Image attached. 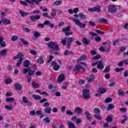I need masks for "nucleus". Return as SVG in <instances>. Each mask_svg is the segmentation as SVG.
<instances>
[{
	"label": "nucleus",
	"instance_id": "nucleus-42",
	"mask_svg": "<svg viewBox=\"0 0 128 128\" xmlns=\"http://www.w3.org/2000/svg\"><path fill=\"white\" fill-rule=\"evenodd\" d=\"M110 72V65L106 66L104 70V72Z\"/></svg>",
	"mask_w": 128,
	"mask_h": 128
},
{
	"label": "nucleus",
	"instance_id": "nucleus-22",
	"mask_svg": "<svg viewBox=\"0 0 128 128\" xmlns=\"http://www.w3.org/2000/svg\"><path fill=\"white\" fill-rule=\"evenodd\" d=\"M82 42L85 46H88L90 44V40H88L86 38H82Z\"/></svg>",
	"mask_w": 128,
	"mask_h": 128
},
{
	"label": "nucleus",
	"instance_id": "nucleus-12",
	"mask_svg": "<svg viewBox=\"0 0 128 128\" xmlns=\"http://www.w3.org/2000/svg\"><path fill=\"white\" fill-rule=\"evenodd\" d=\"M88 11L90 12H100V8L98 7H93L88 8Z\"/></svg>",
	"mask_w": 128,
	"mask_h": 128
},
{
	"label": "nucleus",
	"instance_id": "nucleus-13",
	"mask_svg": "<svg viewBox=\"0 0 128 128\" xmlns=\"http://www.w3.org/2000/svg\"><path fill=\"white\" fill-rule=\"evenodd\" d=\"M97 68L98 70H104V62L102 60L98 62Z\"/></svg>",
	"mask_w": 128,
	"mask_h": 128
},
{
	"label": "nucleus",
	"instance_id": "nucleus-28",
	"mask_svg": "<svg viewBox=\"0 0 128 128\" xmlns=\"http://www.w3.org/2000/svg\"><path fill=\"white\" fill-rule=\"evenodd\" d=\"M37 62L40 64H43L44 62V57H42V56H40V58L37 60Z\"/></svg>",
	"mask_w": 128,
	"mask_h": 128
},
{
	"label": "nucleus",
	"instance_id": "nucleus-34",
	"mask_svg": "<svg viewBox=\"0 0 128 128\" xmlns=\"http://www.w3.org/2000/svg\"><path fill=\"white\" fill-rule=\"evenodd\" d=\"M2 22H4L5 24H12V22H10V20L6 18H2Z\"/></svg>",
	"mask_w": 128,
	"mask_h": 128
},
{
	"label": "nucleus",
	"instance_id": "nucleus-48",
	"mask_svg": "<svg viewBox=\"0 0 128 128\" xmlns=\"http://www.w3.org/2000/svg\"><path fill=\"white\" fill-rule=\"evenodd\" d=\"M42 16L44 18H50V19H52V16H48V12H44L42 14Z\"/></svg>",
	"mask_w": 128,
	"mask_h": 128
},
{
	"label": "nucleus",
	"instance_id": "nucleus-45",
	"mask_svg": "<svg viewBox=\"0 0 128 128\" xmlns=\"http://www.w3.org/2000/svg\"><path fill=\"white\" fill-rule=\"evenodd\" d=\"M99 22H102V24H108V20L106 18H100L99 20Z\"/></svg>",
	"mask_w": 128,
	"mask_h": 128
},
{
	"label": "nucleus",
	"instance_id": "nucleus-20",
	"mask_svg": "<svg viewBox=\"0 0 128 128\" xmlns=\"http://www.w3.org/2000/svg\"><path fill=\"white\" fill-rule=\"evenodd\" d=\"M45 113L48 114H52V108L50 106L46 107V108L43 110Z\"/></svg>",
	"mask_w": 128,
	"mask_h": 128
},
{
	"label": "nucleus",
	"instance_id": "nucleus-51",
	"mask_svg": "<svg viewBox=\"0 0 128 128\" xmlns=\"http://www.w3.org/2000/svg\"><path fill=\"white\" fill-rule=\"evenodd\" d=\"M30 70V68H24L22 72L24 74H26V73H28L29 70Z\"/></svg>",
	"mask_w": 128,
	"mask_h": 128
},
{
	"label": "nucleus",
	"instance_id": "nucleus-3",
	"mask_svg": "<svg viewBox=\"0 0 128 128\" xmlns=\"http://www.w3.org/2000/svg\"><path fill=\"white\" fill-rule=\"evenodd\" d=\"M94 112L96 114L94 116V118H96V120H102V117L100 115V110L98 108H94ZM98 114L99 115H96Z\"/></svg>",
	"mask_w": 128,
	"mask_h": 128
},
{
	"label": "nucleus",
	"instance_id": "nucleus-64",
	"mask_svg": "<svg viewBox=\"0 0 128 128\" xmlns=\"http://www.w3.org/2000/svg\"><path fill=\"white\" fill-rule=\"evenodd\" d=\"M82 119L78 118V119H76V124H82Z\"/></svg>",
	"mask_w": 128,
	"mask_h": 128
},
{
	"label": "nucleus",
	"instance_id": "nucleus-14",
	"mask_svg": "<svg viewBox=\"0 0 128 128\" xmlns=\"http://www.w3.org/2000/svg\"><path fill=\"white\" fill-rule=\"evenodd\" d=\"M64 78H65L64 74H61L58 76L57 80V82L58 83L62 82L64 80Z\"/></svg>",
	"mask_w": 128,
	"mask_h": 128
},
{
	"label": "nucleus",
	"instance_id": "nucleus-44",
	"mask_svg": "<svg viewBox=\"0 0 128 128\" xmlns=\"http://www.w3.org/2000/svg\"><path fill=\"white\" fill-rule=\"evenodd\" d=\"M11 40H12V42H16V40H18V36L17 35L13 36L11 38Z\"/></svg>",
	"mask_w": 128,
	"mask_h": 128
},
{
	"label": "nucleus",
	"instance_id": "nucleus-33",
	"mask_svg": "<svg viewBox=\"0 0 128 128\" xmlns=\"http://www.w3.org/2000/svg\"><path fill=\"white\" fill-rule=\"evenodd\" d=\"M50 14L52 18H54V17L56 16V10L55 8H52Z\"/></svg>",
	"mask_w": 128,
	"mask_h": 128
},
{
	"label": "nucleus",
	"instance_id": "nucleus-55",
	"mask_svg": "<svg viewBox=\"0 0 128 128\" xmlns=\"http://www.w3.org/2000/svg\"><path fill=\"white\" fill-rule=\"evenodd\" d=\"M95 32H96L98 34H104V32L100 31V30H95Z\"/></svg>",
	"mask_w": 128,
	"mask_h": 128
},
{
	"label": "nucleus",
	"instance_id": "nucleus-10",
	"mask_svg": "<svg viewBox=\"0 0 128 128\" xmlns=\"http://www.w3.org/2000/svg\"><path fill=\"white\" fill-rule=\"evenodd\" d=\"M51 66L53 67V70H54L56 72L58 70H60V66L58 63L56 62H52Z\"/></svg>",
	"mask_w": 128,
	"mask_h": 128
},
{
	"label": "nucleus",
	"instance_id": "nucleus-23",
	"mask_svg": "<svg viewBox=\"0 0 128 128\" xmlns=\"http://www.w3.org/2000/svg\"><path fill=\"white\" fill-rule=\"evenodd\" d=\"M75 114H80L82 112V110L80 107H76L74 110Z\"/></svg>",
	"mask_w": 128,
	"mask_h": 128
},
{
	"label": "nucleus",
	"instance_id": "nucleus-53",
	"mask_svg": "<svg viewBox=\"0 0 128 128\" xmlns=\"http://www.w3.org/2000/svg\"><path fill=\"white\" fill-rule=\"evenodd\" d=\"M4 108L7 110H12V106H5Z\"/></svg>",
	"mask_w": 128,
	"mask_h": 128
},
{
	"label": "nucleus",
	"instance_id": "nucleus-27",
	"mask_svg": "<svg viewBox=\"0 0 128 128\" xmlns=\"http://www.w3.org/2000/svg\"><path fill=\"white\" fill-rule=\"evenodd\" d=\"M19 12H20V14L21 15V16H22V18H24V16H28V14H30V13L24 12L22 11V10H20L19 11Z\"/></svg>",
	"mask_w": 128,
	"mask_h": 128
},
{
	"label": "nucleus",
	"instance_id": "nucleus-35",
	"mask_svg": "<svg viewBox=\"0 0 128 128\" xmlns=\"http://www.w3.org/2000/svg\"><path fill=\"white\" fill-rule=\"evenodd\" d=\"M62 4V1L58 0L55 1L53 3V6H60V4Z\"/></svg>",
	"mask_w": 128,
	"mask_h": 128
},
{
	"label": "nucleus",
	"instance_id": "nucleus-40",
	"mask_svg": "<svg viewBox=\"0 0 128 128\" xmlns=\"http://www.w3.org/2000/svg\"><path fill=\"white\" fill-rule=\"evenodd\" d=\"M33 34L34 36L36 38H38L40 36V34L38 31H34Z\"/></svg>",
	"mask_w": 128,
	"mask_h": 128
},
{
	"label": "nucleus",
	"instance_id": "nucleus-21",
	"mask_svg": "<svg viewBox=\"0 0 128 128\" xmlns=\"http://www.w3.org/2000/svg\"><path fill=\"white\" fill-rule=\"evenodd\" d=\"M0 40H1L0 44L2 48H6V42L4 41V37L0 36Z\"/></svg>",
	"mask_w": 128,
	"mask_h": 128
},
{
	"label": "nucleus",
	"instance_id": "nucleus-43",
	"mask_svg": "<svg viewBox=\"0 0 128 128\" xmlns=\"http://www.w3.org/2000/svg\"><path fill=\"white\" fill-rule=\"evenodd\" d=\"M112 117L110 115L107 116V118H106V121L107 122H112Z\"/></svg>",
	"mask_w": 128,
	"mask_h": 128
},
{
	"label": "nucleus",
	"instance_id": "nucleus-17",
	"mask_svg": "<svg viewBox=\"0 0 128 128\" xmlns=\"http://www.w3.org/2000/svg\"><path fill=\"white\" fill-rule=\"evenodd\" d=\"M64 56H74V53L72 52H70L68 50H66L64 52Z\"/></svg>",
	"mask_w": 128,
	"mask_h": 128
},
{
	"label": "nucleus",
	"instance_id": "nucleus-11",
	"mask_svg": "<svg viewBox=\"0 0 128 128\" xmlns=\"http://www.w3.org/2000/svg\"><path fill=\"white\" fill-rule=\"evenodd\" d=\"M88 58V56L86 54H82L80 56V57L76 60L77 62V64H78L80 62H82L84 60H86Z\"/></svg>",
	"mask_w": 128,
	"mask_h": 128
},
{
	"label": "nucleus",
	"instance_id": "nucleus-60",
	"mask_svg": "<svg viewBox=\"0 0 128 128\" xmlns=\"http://www.w3.org/2000/svg\"><path fill=\"white\" fill-rule=\"evenodd\" d=\"M34 71L32 70V69L30 70H29L28 72V74L30 76H34Z\"/></svg>",
	"mask_w": 128,
	"mask_h": 128
},
{
	"label": "nucleus",
	"instance_id": "nucleus-63",
	"mask_svg": "<svg viewBox=\"0 0 128 128\" xmlns=\"http://www.w3.org/2000/svg\"><path fill=\"white\" fill-rule=\"evenodd\" d=\"M88 24L91 26H96V23L92 21H89Z\"/></svg>",
	"mask_w": 128,
	"mask_h": 128
},
{
	"label": "nucleus",
	"instance_id": "nucleus-29",
	"mask_svg": "<svg viewBox=\"0 0 128 128\" xmlns=\"http://www.w3.org/2000/svg\"><path fill=\"white\" fill-rule=\"evenodd\" d=\"M67 126H68V128H76V125L70 121L67 122Z\"/></svg>",
	"mask_w": 128,
	"mask_h": 128
},
{
	"label": "nucleus",
	"instance_id": "nucleus-39",
	"mask_svg": "<svg viewBox=\"0 0 128 128\" xmlns=\"http://www.w3.org/2000/svg\"><path fill=\"white\" fill-rule=\"evenodd\" d=\"M70 26L62 29V32H70Z\"/></svg>",
	"mask_w": 128,
	"mask_h": 128
},
{
	"label": "nucleus",
	"instance_id": "nucleus-16",
	"mask_svg": "<svg viewBox=\"0 0 128 128\" xmlns=\"http://www.w3.org/2000/svg\"><path fill=\"white\" fill-rule=\"evenodd\" d=\"M30 18L32 22H36V20H38L40 18V15L32 16Z\"/></svg>",
	"mask_w": 128,
	"mask_h": 128
},
{
	"label": "nucleus",
	"instance_id": "nucleus-1",
	"mask_svg": "<svg viewBox=\"0 0 128 128\" xmlns=\"http://www.w3.org/2000/svg\"><path fill=\"white\" fill-rule=\"evenodd\" d=\"M24 58V56L22 53H18L16 56L13 57L12 60H18V58H19L18 62L16 64V66L20 67L22 65V62Z\"/></svg>",
	"mask_w": 128,
	"mask_h": 128
},
{
	"label": "nucleus",
	"instance_id": "nucleus-58",
	"mask_svg": "<svg viewBox=\"0 0 128 128\" xmlns=\"http://www.w3.org/2000/svg\"><path fill=\"white\" fill-rule=\"evenodd\" d=\"M124 68H115V70L116 72H123L124 71Z\"/></svg>",
	"mask_w": 128,
	"mask_h": 128
},
{
	"label": "nucleus",
	"instance_id": "nucleus-18",
	"mask_svg": "<svg viewBox=\"0 0 128 128\" xmlns=\"http://www.w3.org/2000/svg\"><path fill=\"white\" fill-rule=\"evenodd\" d=\"M94 78H96L94 75L91 74L87 78V80L88 82H94Z\"/></svg>",
	"mask_w": 128,
	"mask_h": 128
},
{
	"label": "nucleus",
	"instance_id": "nucleus-19",
	"mask_svg": "<svg viewBox=\"0 0 128 128\" xmlns=\"http://www.w3.org/2000/svg\"><path fill=\"white\" fill-rule=\"evenodd\" d=\"M23 102H24V104H26L27 106H32V102L28 100V98L26 96L23 97Z\"/></svg>",
	"mask_w": 128,
	"mask_h": 128
},
{
	"label": "nucleus",
	"instance_id": "nucleus-59",
	"mask_svg": "<svg viewBox=\"0 0 128 128\" xmlns=\"http://www.w3.org/2000/svg\"><path fill=\"white\" fill-rule=\"evenodd\" d=\"M66 114L68 116H74V113L70 110H68L66 111Z\"/></svg>",
	"mask_w": 128,
	"mask_h": 128
},
{
	"label": "nucleus",
	"instance_id": "nucleus-26",
	"mask_svg": "<svg viewBox=\"0 0 128 128\" xmlns=\"http://www.w3.org/2000/svg\"><path fill=\"white\" fill-rule=\"evenodd\" d=\"M8 54V50L6 49H4L0 51V56H6Z\"/></svg>",
	"mask_w": 128,
	"mask_h": 128
},
{
	"label": "nucleus",
	"instance_id": "nucleus-9",
	"mask_svg": "<svg viewBox=\"0 0 128 128\" xmlns=\"http://www.w3.org/2000/svg\"><path fill=\"white\" fill-rule=\"evenodd\" d=\"M25 2L27 4H30L31 6H34V2L36 4H38V3L40 2H42V0H37V1L36 0H25Z\"/></svg>",
	"mask_w": 128,
	"mask_h": 128
},
{
	"label": "nucleus",
	"instance_id": "nucleus-52",
	"mask_svg": "<svg viewBox=\"0 0 128 128\" xmlns=\"http://www.w3.org/2000/svg\"><path fill=\"white\" fill-rule=\"evenodd\" d=\"M40 12V10H35L31 12H30V14H38Z\"/></svg>",
	"mask_w": 128,
	"mask_h": 128
},
{
	"label": "nucleus",
	"instance_id": "nucleus-2",
	"mask_svg": "<svg viewBox=\"0 0 128 128\" xmlns=\"http://www.w3.org/2000/svg\"><path fill=\"white\" fill-rule=\"evenodd\" d=\"M48 48L52 50H58L60 47L55 42L51 41L47 44Z\"/></svg>",
	"mask_w": 128,
	"mask_h": 128
},
{
	"label": "nucleus",
	"instance_id": "nucleus-41",
	"mask_svg": "<svg viewBox=\"0 0 128 128\" xmlns=\"http://www.w3.org/2000/svg\"><path fill=\"white\" fill-rule=\"evenodd\" d=\"M79 16L81 20H86V16L84 14V13L80 12L79 14Z\"/></svg>",
	"mask_w": 128,
	"mask_h": 128
},
{
	"label": "nucleus",
	"instance_id": "nucleus-37",
	"mask_svg": "<svg viewBox=\"0 0 128 128\" xmlns=\"http://www.w3.org/2000/svg\"><path fill=\"white\" fill-rule=\"evenodd\" d=\"M99 92L102 94H106V88H99Z\"/></svg>",
	"mask_w": 128,
	"mask_h": 128
},
{
	"label": "nucleus",
	"instance_id": "nucleus-36",
	"mask_svg": "<svg viewBox=\"0 0 128 128\" xmlns=\"http://www.w3.org/2000/svg\"><path fill=\"white\" fill-rule=\"evenodd\" d=\"M113 108H114V105L113 104H109L107 107V112H110V110H113Z\"/></svg>",
	"mask_w": 128,
	"mask_h": 128
},
{
	"label": "nucleus",
	"instance_id": "nucleus-61",
	"mask_svg": "<svg viewBox=\"0 0 128 128\" xmlns=\"http://www.w3.org/2000/svg\"><path fill=\"white\" fill-rule=\"evenodd\" d=\"M126 49V46H121L120 48V50L122 52H124Z\"/></svg>",
	"mask_w": 128,
	"mask_h": 128
},
{
	"label": "nucleus",
	"instance_id": "nucleus-25",
	"mask_svg": "<svg viewBox=\"0 0 128 128\" xmlns=\"http://www.w3.org/2000/svg\"><path fill=\"white\" fill-rule=\"evenodd\" d=\"M32 98H34L36 100H42V96L40 95L34 94L32 95Z\"/></svg>",
	"mask_w": 128,
	"mask_h": 128
},
{
	"label": "nucleus",
	"instance_id": "nucleus-56",
	"mask_svg": "<svg viewBox=\"0 0 128 128\" xmlns=\"http://www.w3.org/2000/svg\"><path fill=\"white\" fill-rule=\"evenodd\" d=\"M44 122H46V124H50V118L46 117L43 119Z\"/></svg>",
	"mask_w": 128,
	"mask_h": 128
},
{
	"label": "nucleus",
	"instance_id": "nucleus-49",
	"mask_svg": "<svg viewBox=\"0 0 128 128\" xmlns=\"http://www.w3.org/2000/svg\"><path fill=\"white\" fill-rule=\"evenodd\" d=\"M111 102H112V99L110 98H108L105 99V102L106 104H108Z\"/></svg>",
	"mask_w": 128,
	"mask_h": 128
},
{
	"label": "nucleus",
	"instance_id": "nucleus-31",
	"mask_svg": "<svg viewBox=\"0 0 128 128\" xmlns=\"http://www.w3.org/2000/svg\"><path fill=\"white\" fill-rule=\"evenodd\" d=\"M118 94L119 96H126V92L122 90V89H119L118 91Z\"/></svg>",
	"mask_w": 128,
	"mask_h": 128
},
{
	"label": "nucleus",
	"instance_id": "nucleus-47",
	"mask_svg": "<svg viewBox=\"0 0 128 128\" xmlns=\"http://www.w3.org/2000/svg\"><path fill=\"white\" fill-rule=\"evenodd\" d=\"M6 102H14V98H6Z\"/></svg>",
	"mask_w": 128,
	"mask_h": 128
},
{
	"label": "nucleus",
	"instance_id": "nucleus-24",
	"mask_svg": "<svg viewBox=\"0 0 128 128\" xmlns=\"http://www.w3.org/2000/svg\"><path fill=\"white\" fill-rule=\"evenodd\" d=\"M14 86L16 90H22V85L20 83H15L14 84Z\"/></svg>",
	"mask_w": 128,
	"mask_h": 128
},
{
	"label": "nucleus",
	"instance_id": "nucleus-62",
	"mask_svg": "<svg viewBox=\"0 0 128 128\" xmlns=\"http://www.w3.org/2000/svg\"><path fill=\"white\" fill-rule=\"evenodd\" d=\"M36 114H38V116H42V111L40 110H38L36 111Z\"/></svg>",
	"mask_w": 128,
	"mask_h": 128
},
{
	"label": "nucleus",
	"instance_id": "nucleus-50",
	"mask_svg": "<svg viewBox=\"0 0 128 128\" xmlns=\"http://www.w3.org/2000/svg\"><path fill=\"white\" fill-rule=\"evenodd\" d=\"M78 82L80 84H86V80L84 79H79Z\"/></svg>",
	"mask_w": 128,
	"mask_h": 128
},
{
	"label": "nucleus",
	"instance_id": "nucleus-6",
	"mask_svg": "<svg viewBox=\"0 0 128 128\" xmlns=\"http://www.w3.org/2000/svg\"><path fill=\"white\" fill-rule=\"evenodd\" d=\"M73 22H75L76 24L80 28H86V24H82V22H80V20L76 19V18L73 19Z\"/></svg>",
	"mask_w": 128,
	"mask_h": 128
},
{
	"label": "nucleus",
	"instance_id": "nucleus-46",
	"mask_svg": "<svg viewBox=\"0 0 128 128\" xmlns=\"http://www.w3.org/2000/svg\"><path fill=\"white\" fill-rule=\"evenodd\" d=\"M12 78H8L5 80L6 84H12Z\"/></svg>",
	"mask_w": 128,
	"mask_h": 128
},
{
	"label": "nucleus",
	"instance_id": "nucleus-57",
	"mask_svg": "<svg viewBox=\"0 0 128 128\" xmlns=\"http://www.w3.org/2000/svg\"><path fill=\"white\" fill-rule=\"evenodd\" d=\"M94 40L97 42H102V38H100V36H96L94 38Z\"/></svg>",
	"mask_w": 128,
	"mask_h": 128
},
{
	"label": "nucleus",
	"instance_id": "nucleus-32",
	"mask_svg": "<svg viewBox=\"0 0 128 128\" xmlns=\"http://www.w3.org/2000/svg\"><path fill=\"white\" fill-rule=\"evenodd\" d=\"M20 40L21 42H22L24 46H28V44H30V43L28 42V41L24 40V38H20Z\"/></svg>",
	"mask_w": 128,
	"mask_h": 128
},
{
	"label": "nucleus",
	"instance_id": "nucleus-4",
	"mask_svg": "<svg viewBox=\"0 0 128 128\" xmlns=\"http://www.w3.org/2000/svg\"><path fill=\"white\" fill-rule=\"evenodd\" d=\"M82 92L84 100H90V90L84 88Z\"/></svg>",
	"mask_w": 128,
	"mask_h": 128
},
{
	"label": "nucleus",
	"instance_id": "nucleus-5",
	"mask_svg": "<svg viewBox=\"0 0 128 128\" xmlns=\"http://www.w3.org/2000/svg\"><path fill=\"white\" fill-rule=\"evenodd\" d=\"M80 70H82L83 74L84 72V71L86 70L84 68L83 66H82V65H80V64H78L75 66V68L73 70L75 72H80Z\"/></svg>",
	"mask_w": 128,
	"mask_h": 128
},
{
	"label": "nucleus",
	"instance_id": "nucleus-15",
	"mask_svg": "<svg viewBox=\"0 0 128 128\" xmlns=\"http://www.w3.org/2000/svg\"><path fill=\"white\" fill-rule=\"evenodd\" d=\"M84 115L86 116V118L88 120V122H90V120H92V118L90 116V113L88 111H86L84 112Z\"/></svg>",
	"mask_w": 128,
	"mask_h": 128
},
{
	"label": "nucleus",
	"instance_id": "nucleus-7",
	"mask_svg": "<svg viewBox=\"0 0 128 128\" xmlns=\"http://www.w3.org/2000/svg\"><path fill=\"white\" fill-rule=\"evenodd\" d=\"M118 10V8L112 4H110L108 6V12L110 14H115V12Z\"/></svg>",
	"mask_w": 128,
	"mask_h": 128
},
{
	"label": "nucleus",
	"instance_id": "nucleus-30",
	"mask_svg": "<svg viewBox=\"0 0 128 128\" xmlns=\"http://www.w3.org/2000/svg\"><path fill=\"white\" fill-rule=\"evenodd\" d=\"M30 62L28 60H25L24 62V68H30Z\"/></svg>",
	"mask_w": 128,
	"mask_h": 128
},
{
	"label": "nucleus",
	"instance_id": "nucleus-38",
	"mask_svg": "<svg viewBox=\"0 0 128 128\" xmlns=\"http://www.w3.org/2000/svg\"><path fill=\"white\" fill-rule=\"evenodd\" d=\"M32 86L34 88H40V84H36V82H32Z\"/></svg>",
	"mask_w": 128,
	"mask_h": 128
},
{
	"label": "nucleus",
	"instance_id": "nucleus-8",
	"mask_svg": "<svg viewBox=\"0 0 128 128\" xmlns=\"http://www.w3.org/2000/svg\"><path fill=\"white\" fill-rule=\"evenodd\" d=\"M74 40V38L72 37H70L67 40L66 48L68 50H70V46Z\"/></svg>",
	"mask_w": 128,
	"mask_h": 128
},
{
	"label": "nucleus",
	"instance_id": "nucleus-54",
	"mask_svg": "<svg viewBox=\"0 0 128 128\" xmlns=\"http://www.w3.org/2000/svg\"><path fill=\"white\" fill-rule=\"evenodd\" d=\"M100 56L98 54L96 55L92 58V60H100Z\"/></svg>",
	"mask_w": 128,
	"mask_h": 128
}]
</instances>
